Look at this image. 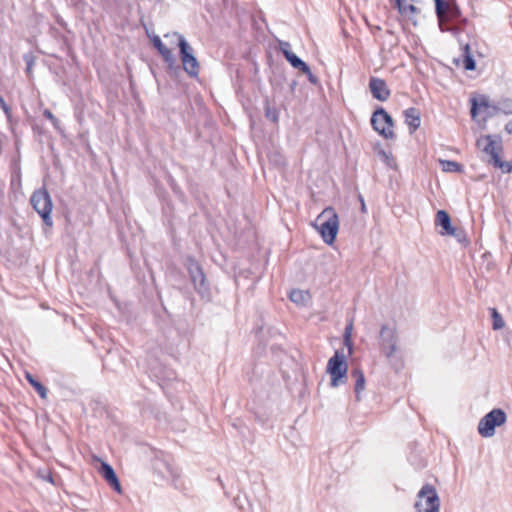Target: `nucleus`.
<instances>
[{"label":"nucleus","mask_w":512,"mask_h":512,"mask_svg":"<svg viewBox=\"0 0 512 512\" xmlns=\"http://www.w3.org/2000/svg\"><path fill=\"white\" fill-rule=\"evenodd\" d=\"M447 235L454 236L459 243L467 242L465 232L462 229H458V228L454 227V233H448Z\"/></svg>","instance_id":"nucleus-33"},{"label":"nucleus","mask_w":512,"mask_h":512,"mask_svg":"<svg viewBox=\"0 0 512 512\" xmlns=\"http://www.w3.org/2000/svg\"><path fill=\"white\" fill-rule=\"evenodd\" d=\"M395 6L397 7L399 13L407 17L409 19L412 18L413 15L419 13V9L414 6L413 4H409L406 2V0H394Z\"/></svg>","instance_id":"nucleus-18"},{"label":"nucleus","mask_w":512,"mask_h":512,"mask_svg":"<svg viewBox=\"0 0 512 512\" xmlns=\"http://www.w3.org/2000/svg\"><path fill=\"white\" fill-rule=\"evenodd\" d=\"M460 17L461 10L459 6L455 2H452L444 21H457Z\"/></svg>","instance_id":"nucleus-29"},{"label":"nucleus","mask_w":512,"mask_h":512,"mask_svg":"<svg viewBox=\"0 0 512 512\" xmlns=\"http://www.w3.org/2000/svg\"><path fill=\"white\" fill-rule=\"evenodd\" d=\"M0 108L3 110V112L7 118V122L9 123L11 131L14 132V122H13V117H12V111L2 96H0Z\"/></svg>","instance_id":"nucleus-27"},{"label":"nucleus","mask_w":512,"mask_h":512,"mask_svg":"<svg viewBox=\"0 0 512 512\" xmlns=\"http://www.w3.org/2000/svg\"><path fill=\"white\" fill-rule=\"evenodd\" d=\"M285 58L290 65L301 72H309V66L294 53L285 52Z\"/></svg>","instance_id":"nucleus-20"},{"label":"nucleus","mask_w":512,"mask_h":512,"mask_svg":"<svg viewBox=\"0 0 512 512\" xmlns=\"http://www.w3.org/2000/svg\"><path fill=\"white\" fill-rule=\"evenodd\" d=\"M178 46L180 49V58L184 71L190 77H198L199 63L193 55V49L182 35H178Z\"/></svg>","instance_id":"nucleus-8"},{"label":"nucleus","mask_w":512,"mask_h":512,"mask_svg":"<svg viewBox=\"0 0 512 512\" xmlns=\"http://www.w3.org/2000/svg\"><path fill=\"white\" fill-rule=\"evenodd\" d=\"M185 267L198 295L203 299H209L211 296L210 285L199 262L193 256H187L185 258Z\"/></svg>","instance_id":"nucleus-2"},{"label":"nucleus","mask_w":512,"mask_h":512,"mask_svg":"<svg viewBox=\"0 0 512 512\" xmlns=\"http://www.w3.org/2000/svg\"><path fill=\"white\" fill-rule=\"evenodd\" d=\"M492 165L496 168H499L503 173H511L512 172V161H503L500 156H495V161Z\"/></svg>","instance_id":"nucleus-28"},{"label":"nucleus","mask_w":512,"mask_h":512,"mask_svg":"<svg viewBox=\"0 0 512 512\" xmlns=\"http://www.w3.org/2000/svg\"><path fill=\"white\" fill-rule=\"evenodd\" d=\"M369 89L373 98L381 102L387 101L391 94L385 80L373 76L369 80Z\"/></svg>","instance_id":"nucleus-12"},{"label":"nucleus","mask_w":512,"mask_h":512,"mask_svg":"<svg viewBox=\"0 0 512 512\" xmlns=\"http://www.w3.org/2000/svg\"><path fill=\"white\" fill-rule=\"evenodd\" d=\"M265 117L272 121L273 123H278L279 121V111L277 108L270 106L269 102L266 101L265 106Z\"/></svg>","instance_id":"nucleus-26"},{"label":"nucleus","mask_w":512,"mask_h":512,"mask_svg":"<svg viewBox=\"0 0 512 512\" xmlns=\"http://www.w3.org/2000/svg\"><path fill=\"white\" fill-rule=\"evenodd\" d=\"M435 223L442 228L441 235L454 233V227L451 224V218L445 210H439L436 214Z\"/></svg>","instance_id":"nucleus-16"},{"label":"nucleus","mask_w":512,"mask_h":512,"mask_svg":"<svg viewBox=\"0 0 512 512\" xmlns=\"http://www.w3.org/2000/svg\"><path fill=\"white\" fill-rule=\"evenodd\" d=\"M417 512H439L440 498L434 486L425 484L417 494L414 504Z\"/></svg>","instance_id":"nucleus-4"},{"label":"nucleus","mask_w":512,"mask_h":512,"mask_svg":"<svg viewBox=\"0 0 512 512\" xmlns=\"http://www.w3.org/2000/svg\"><path fill=\"white\" fill-rule=\"evenodd\" d=\"M440 165L444 172L462 173L464 171L463 165L452 160H440Z\"/></svg>","instance_id":"nucleus-21"},{"label":"nucleus","mask_w":512,"mask_h":512,"mask_svg":"<svg viewBox=\"0 0 512 512\" xmlns=\"http://www.w3.org/2000/svg\"><path fill=\"white\" fill-rule=\"evenodd\" d=\"M399 337L394 326L383 324L379 331V349L381 353L390 360L398 351Z\"/></svg>","instance_id":"nucleus-5"},{"label":"nucleus","mask_w":512,"mask_h":512,"mask_svg":"<svg viewBox=\"0 0 512 512\" xmlns=\"http://www.w3.org/2000/svg\"><path fill=\"white\" fill-rule=\"evenodd\" d=\"M470 113L472 118H475L480 109L486 114V118H491L497 115V103H491L489 97L486 95H480L478 98H472Z\"/></svg>","instance_id":"nucleus-11"},{"label":"nucleus","mask_w":512,"mask_h":512,"mask_svg":"<svg viewBox=\"0 0 512 512\" xmlns=\"http://www.w3.org/2000/svg\"><path fill=\"white\" fill-rule=\"evenodd\" d=\"M435 1V10L436 15L439 21V25H442V22L445 20L448 10L451 6L452 2H448L446 0H434ZM442 27V26H440ZM443 30V28H441Z\"/></svg>","instance_id":"nucleus-19"},{"label":"nucleus","mask_w":512,"mask_h":512,"mask_svg":"<svg viewBox=\"0 0 512 512\" xmlns=\"http://www.w3.org/2000/svg\"><path fill=\"white\" fill-rule=\"evenodd\" d=\"M491 318H492V327L494 330H500L504 327L505 322L501 316V314L497 311L496 308H490Z\"/></svg>","instance_id":"nucleus-25"},{"label":"nucleus","mask_w":512,"mask_h":512,"mask_svg":"<svg viewBox=\"0 0 512 512\" xmlns=\"http://www.w3.org/2000/svg\"><path fill=\"white\" fill-rule=\"evenodd\" d=\"M476 146L490 156V164L495 161V156H500L503 151L502 139L499 135H481L476 141Z\"/></svg>","instance_id":"nucleus-10"},{"label":"nucleus","mask_w":512,"mask_h":512,"mask_svg":"<svg viewBox=\"0 0 512 512\" xmlns=\"http://www.w3.org/2000/svg\"><path fill=\"white\" fill-rule=\"evenodd\" d=\"M289 298L292 302L300 304L305 301L306 294L302 290L294 289L291 291Z\"/></svg>","instance_id":"nucleus-31"},{"label":"nucleus","mask_w":512,"mask_h":512,"mask_svg":"<svg viewBox=\"0 0 512 512\" xmlns=\"http://www.w3.org/2000/svg\"><path fill=\"white\" fill-rule=\"evenodd\" d=\"M279 47H280V51L282 52V54L285 56V52L287 53H293L291 51V45L289 42H286V41H280L279 42Z\"/></svg>","instance_id":"nucleus-35"},{"label":"nucleus","mask_w":512,"mask_h":512,"mask_svg":"<svg viewBox=\"0 0 512 512\" xmlns=\"http://www.w3.org/2000/svg\"><path fill=\"white\" fill-rule=\"evenodd\" d=\"M503 113L505 115L512 114V99L511 98H501L497 102V114Z\"/></svg>","instance_id":"nucleus-24"},{"label":"nucleus","mask_w":512,"mask_h":512,"mask_svg":"<svg viewBox=\"0 0 512 512\" xmlns=\"http://www.w3.org/2000/svg\"><path fill=\"white\" fill-rule=\"evenodd\" d=\"M504 130H505L508 134L512 135V120L506 123V125H505V127H504Z\"/></svg>","instance_id":"nucleus-38"},{"label":"nucleus","mask_w":512,"mask_h":512,"mask_svg":"<svg viewBox=\"0 0 512 512\" xmlns=\"http://www.w3.org/2000/svg\"><path fill=\"white\" fill-rule=\"evenodd\" d=\"M377 154L381 157V159L390 167L393 166L394 159L390 153H387L384 149L379 148L375 149Z\"/></svg>","instance_id":"nucleus-32"},{"label":"nucleus","mask_w":512,"mask_h":512,"mask_svg":"<svg viewBox=\"0 0 512 512\" xmlns=\"http://www.w3.org/2000/svg\"><path fill=\"white\" fill-rule=\"evenodd\" d=\"M26 71L29 73L34 65V58L31 55H24Z\"/></svg>","instance_id":"nucleus-36"},{"label":"nucleus","mask_w":512,"mask_h":512,"mask_svg":"<svg viewBox=\"0 0 512 512\" xmlns=\"http://www.w3.org/2000/svg\"><path fill=\"white\" fill-rule=\"evenodd\" d=\"M348 365L345 356L339 351L328 360L327 372L331 377V386L337 387L342 379H346Z\"/></svg>","instance_id":"nucleus-9"},{"label":"nucleus","mask_w":512,"mask_h":512,"mask_svg":"<svg viewBox=\"0 0 512 512\" xmlns=\"http://www.w3.org/2000/svg\"><path fill=\"white\" fill-rule=\"evenodd\" d=\"M507 420L504 410L494 408L482 417L478 423V433L484 438L494 436L496 427L503 425Z\"/></svg>","instance_id":"nucleus-6"},{"label":"nucleus","mask_w":512,"mask_h":512,"mask_svg":"<svg viewBox=\"0 0 512 512\" xmlns=\"http://www.w3.org/2000/svg\"><path fill=\"white\" fill-rule=\"evenodd\" d=\"M47 480L50 481V482H53L52 476L47 477Z\"/></svg>","instance_id":"nucleus-40"},{"label":"nucleus","mask_w":512,"mask_h":512,"mask_svg":"<svg viewBox=\"0 0 512 512\" xmlns=\"http://www.w3.org/2000/svg\"><path fill=\"white\" fill-rule=\"evenodd\" d=\"M405 123L409 126L410 133L415 132L421 124L420 111L415 107L407 108L403 111Z\"/></svg>","instance_id":"nucleus-15"},{"label":"nucleus","mask_w":512,"mask_h":512,"mask_svg":"<svg viewBox=\"0 0 512 512\" xmlns=\"http://www.w3.org/2000/svg\"><path fill=\"white\" fill-rule=\"evenodd\" d=\"M352 330H353V324L350 322L348 325H346L344 330V344L348 347L349 353L352 352V342H351V336H352Z\"/></svg>","instance_id":"nucleus-30"},{"label":"nucleus","mask_w":512,"mask_h":512,"mask_svg":"<svg viewBox=\"0 0 512 512\" xmlns=\"http://www.w3.org/2000/svg\"><path fill=\"white\" fill-rule=\"evenodd\" d=\"M43 115L51 121L55 129L60 128L59 120L54 116V114L49 109H45Z\"/></svg>","instance_id":"nucleus-34"},{"label":"nucleus","mask_w":512,"mask_h":512,"mask_svg":"<svg viewBox=\"0 0 512 512\" xmlns=\"http://www.w3.org/2000/svg\"><path fill=\"white\" fill-rule=\"evenodd\" d=\"M351 377L355 379L354 391H355L356 399L359 401L360 394L365 389V382H366L365 376L361 369L356 368L351 371Z\"/></svg>","instance_id":"nucleus-17"},{"label":"nucleus","mask_w":512,"mask_h":512,"mask_svg":"<svg viewBox=\"0 0 512 512\" xmlns=\"http://www.w3.org/2000/svg\"><path fill=\"white\" fill-rule=\"evenodd\" d=\"M30 203L33 209L42 218L43 223L48 227H52L53 220L51 217V212L53 203L47 189L43 187L35 190L30 197Z\"/></svg>","instance_id":"nucleus-3"},{"label":"nucleus","mask_w":512,"mask_h":512,"mask_svg":"<svg viewBox=\"0 0 512 512\" xmlns=\"http://www.w3.org/2000/svg\"><path fill=\"white\" fill-rule=\"evenodd\" d=\"M303 73L307 75L308 80L311 84H313V85L318 84V82H319L318 78L311 72L310 69H309V72H303Z\"/></svg>","instance_id":"nucleus-37"},{"label":"nucleus","mask_w":512,"mask_h":512,"mask_svg":"<svg viewBox=\"0 0 512 512\" xmlns=\"http://www.w3.org/2000/svg\"><path fill=\"white\" fill-rule=\"evenodd\" d=\"M361 202H362V210L365 209V204H364V200L361 198Z\"/></svg>","instance_id":"nucleus-39"},{"label":"nucleus","mask_w":512,"mask_h":512,"mask_svg":"<svg viewBox=\"0 0 512 512\" xmlns=\"http://www.w3.org/2000/svg\"><path fill=\"white\" fill-rule=\"evenodd\" d=\"M218 482H219L221 485H223L222 480L220 479V477H218Z\"/></svg>","instance_id":"nucleus-41"},{"label":"nucleus","mask_w":512,"mask_h":512,"mask_svg":"<svg viewBox=\"0 0 512 512\" xmlns=\"http://www.w3.org/2000/svg\"><path fill=\"white\" fill-rule=\"evenodd\" d=\"M313 226L326 244H333L339 230V217L335 209L333 207H326L317 216Z\"/></svg>","instance_id":"nucleus-1"},{"label":"nucleus","mask_w":512,"mask_h":512,"mask_svg":"<svg viewBox=\"0 0 512 512\" xmlns=\"http://www.w3.org/2000/svg\"><path fill=\"white\" fill-rule=\"evenodd\" d=\"M151 40L153 46L157 49L159 54L162 56L163 60L168 64L170 68H172L176 63V58L172 51L162 43L159 36L154 35Z\"/></svg>","instance_id":"nucleus-14"},{"label":"nucleus","mask_w":512,"mask_h":512,"mask_svg":"<svg viewBox=\"0 0 512 512\" xmlns=\"http://www.w3.org/2000/svg\"><path fill=\"white\" fill-rule=\"evenodd\" d=\"M27 381L31 384V386L36 390V392L39 394V396L42 399H45L47 397V388L41 384L39 381H37L31 374H26Z\"/></svg>","instance_id":"nucleus-22"},{"label":"nucleus","mask_w":512,"mask_h":512,"mask_svg":"<svg viewBox=\"0 0 512 512\" xmlns=\"http://www.w3.org/2000/svg\"><path fill=\"white\" fill-rule=\"evenodd\" d=\"M100 473L114 490H116L118 493H121V485L119 479L111 465L103 462L101 465Z\"/></svg>","instance_id":"nucleus-13"},{"label":"nucleus","mask_w":512,"mask_h":512,"mask_svg":"<svg viewBox=\"0 0 512 512\" xmlns=\"http://www.w3.org/2000/svg\"><path fill=\"white\" fill-rule=\"evenodd\" d=\"M463 50H464V60H463L464 68L469 71L475 70L476 62H475L473 56L471 55L470 46L468 44H466L464 46Z\"/></svg>","instance_id":"nucleus-23"},{"label":"nucleus","mask_w":512,"mask_h":512,"mask_svg":"<svg viewBox=\"0 0 512 512\" xmlns=\"http://www.w3.org/2000/svg\"><path fill=\"white\" fill-rule=\"evenodd\" d=\"M371 125L373 129L385 139L395 138V133L393 131V119L384 108L378 107L373 112Z\"/></svg>","instance_id":"nucleus-7"}]
</instances>
